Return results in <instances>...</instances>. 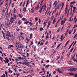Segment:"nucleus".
<instances>
[{
    "label": "nucleus",
    "mask_w": 77,
    "mask_h": 77,
    "mask_svg": "<svg viewBox=\"0 0 77 77\" xmlns=\"http://www.w3.org/2000/svg\"><path fill=\"white\" fill-rule=\"evenodd\" d=\"M77 68H73L72 69H69V71L70 72H73L74 71H77Z\"/></svg>",
    "instance_id": "1"
},
{
    "label": "nucleus",
    "mask_w": 77,
    "mask_h": 77,
    "mask_svg": "<svg viewBox=\"0 0 77 77\" xmlns=\"http://www.w3.org/2000/svg\"><path fill=\"white\" fill-rule=\"evenodd\" d=\"M46 3H44L43 5L42 6L43 11H44L45 9L47 8L46 7Z\"/></svg>",
    "instance_id": "2"
},
{
    "label": "nucleus",
    "mask_w": 77,
    "mask_h": 77,
    "mask_svg": "<svg viewBox=\"0 0 77 77\" xmlns=\"http://www.w3.org/2000/svg\"><path fill=\"white\" fill-rule=\"evenodd\" d=\"M10 22L11 23H14V19L13 17H12L10 18Z\"/></svg>",
    "instance_id": "3"
},
{
    "label": "nucleus",
    "mask_w": 77,
    "mask_h": 77,
    "mask_svg": "<svg viewBox=\"0 0 77 77\" xmlns=\"http://www.w3.org/2000/svg\"><path fill=\"white\" fill-rule=\"evenodd\" d=\"M18 47H19V48H20L22 50V48H23V46L22 44H20V45H18Z\"/></svg>",
    "instance_id": "4"
},
{
    "label": "nucleus",
    "mask_w": 77,
    "mask_h": 77,
    "mask_svg": "<svg viewBox=\"0 0 77 77\" xmlns=\"http://www.w3.org/2000/svg\"><path fill=\"white\" fill-rule=\"evenodd\" d=\"M43 9V7L42 6V7L40 8V10L39 11V12L40 13H41L42 12V9Z\"/></svg>",
    "instance_id": "5"
},
{
    "label": "nucleus",
    "mask_w": 77,
    "mask_h": 77,
    "mask_svg": "<svg viewBox=\"0 0 77 77\" xmlns=\"http://www.w3.org/2000/svg\"><path fill=\"white\" fill-rule=\"evenodd\" d=\"M53 5V6H54L55 5V7H56V6H57V1H55L54 2Z\"/></svg>",
    "instance_id": "6"
},
{
    "label": "nucleus",
    "mask_w": 77,
    "mask_h": 77,
    "mask_svg": "<svg viewBox=\"0 0 77 77\" xmlns=\"http://www.w3.org/2000/svg\"><path fill=\"white\" fill-rule=\"evenodd\" d=\"M22 23V22H21V21L20 20H18V22L17 23V24L19 25H20Z\"/></svg>",
    "instance_id": "7"
},
{
    "label": "nucleus",
    "mask_w": 77,
    "mask_h": 77,
    "mask_svg": "<svg viewBox=\"0 0 77 77\" xmlns=\"http://www.w3.org/2000/svg\"><path fill=\"white\" fill-rule=\"evenodd\" d=\"M57 72H59L60 73V74H61V73H63L61 71H60V69H59V68H58V69H57Z\"/></svg>",
    "instance_id": "8"
},
{
    "label": "nucleus",
    "mask_w": 77,
    "mask_h": 77,
    "mask_svg": "<svg viewBox=\"0 0 77 77\" xmlns=\"http://www.w3.org/2000/svg\"><path fill=\"white\" fill-rule=\"evenodd\" d=\"M60 6V5H59L58 7L57 6V7L55 9V12H56V11L57 10V9H58V8H59V6Z\"/></svg>",
    "instance_id": "9"
},
{
    "label": "nucleus",
    "mask_w": 77,
    "mask_h": 77,
    "mask_svg": "<svg viewBox=\"0 0 77 77\" xmlns=\"http://www.w3.org/2000/svg\"><path fill=\"white\" fill-rule=\"evenodd\" d=\"M5 25H7L8 27H9V22H8L7 23H5Z\"/></svg>",
    "instance_id": "10"
},
{
    "label": "nucleus",
    "mask_w": 77,
    "mask_h": 77,
    "mask_svg": "<svg viewBox=\"0 0 77 77\" xmlns=\"http://www.w3.org/2000/svg\"><path fill=\"white\" fill-rule=\"evenodd\" d=\"M9 37H11V36L9 35H8V36L6 37V38L7 39H8V40H10V38H9Z\"/></svg>",
    "instance_id": "11"
},
{
    "label": "nucleus",
    "mask_w": 77,
    "mask_h": 77,
    "mask_svg": "<svg viewBox=\"0 0 77 77\" xmlns=\"http://www.w3.org/2000/svg\"><path fill=\"white\" fill-rule=\"evenodd\" d=\"M11 40L12 42H15V38H12L11 39Z\"/></svg>",
    "instance_id": "12"
},
{
    "label": "nucleus",
    "mask_w": 77,
    "mask_h": 77,
    "mask_svg": "<svg viewBox=\"0 0 77 77\" xmlns=\"http://www.w3.org/2000/svg\"><path fill=\"white\" fill-rule=\"evenodd\" d=\"M26 9H27V8H26V7H24V8H23V11H24V12H26Z\"/></svg>",
    "instance_id": "13"
},
{
    "label": "nucleus",
    "mask_w": 77,
    "mask_h": 77,
    "mask_svg": "<svg viewBox=\"0 0 77 77\" xmlns=\"http://www.w3.org/2000/svg\"><path fill=\"white\" fill-rule=\"evenodd\" d=\"M8 10L6 11L5 13V15H8Z\"/></svg>",
    "instance_id": "14"
},
{
    "label": "nucleus",
    "mask_w": 77,
    "mask_h": 77,
    "mask_svg": "<svg viewBox=\"0 0 77 77\" xmlns=\"http://www.w3.org/2000/svg\"><path fill=\"white\" fill-rule=\"evenodd\" d=\"M60 29H61V27H59V28H58V29L57 31V33H58V32H59V30H60Z\"/></svg>",
    "instance_id": "15"
},
{
    "label": "nucleus",
    "mask_w": 77,
    "mask_h": 77,
    "mask_svg": "<svg viewBox=\"0 0 77 77\" xmlns=\"http://www.w3.org/2000/svg\"><path fill=\"white\" fill-rule=\"evenodd\" d=\"M68 42H69V41H67L65 45V46H64L65 48V47L67 45L68 43Z\"/></svg>",
    "instance_id": "16"
},
{
    "label": "nucleus",
    "mask_w": 77,
    "mask_h": 77,
    "mask_svg": "<svg viewBox=\"0 0 77 77\" xmlns=\"http://www.w3.org/2000/svg\"><path fill=\"white\" fill-rule=\"evenodd\" d=\"M5 59L6 60V61H7L8 62H9V60H8V58H7V57H6V58H5Z\"/></svg>",
    "instance_id": "17"
},
{
    "label": "nucleus",
    "mask_w": 77,
    "mask_h": 77,
    "mask_svg": "<svg viewBox=\"0 0 77 77\" xmlns=\"http://www.w3.org/2000/svg\"><path fill=\"white\" fill-rule=\"evenodd\" d=\"M55 20H56V19H55V18L53 20V23L52 24H55V23L54 22H55Z\"/></svg>",
    "instance_id": "18"
},
{
    "label": "nucleus",
    "mask_w": 77,
    "mask_h": 77,
    "mask_svg": "<svg viewBox=\"0 0 77 77\" xmlns=\"http://www.w3.org/2000/svg\"><path fill=\"white\" fill-rule=\"evenodd\" d=\"M38 17H36L35 19V21H38Z\"/></svg>",
    "instance_id": "19"
},
{
    "label": "nucleus",
    "mask_w": 77,
    "mask_h": 77,
    "mask_svg": "<svg viewBox=\"0 0 77 77\" xmlns=\"http://www.w3.org/2000/svg\"><path fill=\"white\" fill-rule=\"evenodd\" d=\"M49 66H50V65H49L46 66L45 67L46 69H47V68H48L49 67Z\"/></svg>",
    "instance_id": "20"
},
{
    "label": "nucleus",
    "mask_w": 77,
    "mask_h": 77,
    "mask_svg": "<svg viewBox=\"0 0 77 77\" xmlns=\"http://www.w3.org/2000/svg\"><path fill=\"white\" fill-rule=\"evenodd\" d=\"M66 21V19H64V21H63V23H64V24H65Z\"/></svg>",
    "instance_id": "21"
},
{
    "label": "nucleus",
    "mask_w": 77,
    "mask_h": 77,
    "mask_svg": "<svg viewBox=\"0 0 77 77\" xmlns=\"http://www.w3.org/2000/svg\"><path fill=\"white\" fill-rule=\"evenodd\" d=\"M76 43H77V41H75V43H74L73 45H72V47H73V46H74L76 44Z\"/></svg>",
    "instance_id": "22"
},
{
    "label": "nucleus",
    "mask_w": 77,
    "mask_h": 77,
    "mask_svg": "<svg viewBox=\"0 0 77 77\" xmlns=\"http://www.w3.org/2000/svg\"><path fill=\"white\" fill-rule=\"evenodd\" d=\"M29 23V21H27L26 22H24V24H28Z\"/></svg>",
    "instance_id": "23"
},
{
    "label": "nucleus",
    "mask_w": 77,
    "mask_h": 77,
    "mask_svg": "<svg viewBox=\"0 0 77 77\" xmlns=\"http://www.w3.org/2000/svg\"><path fill=\"white\" fill-rule=\"evenodd\" d=\"M5 73H3V75L1 76V77H5Z\"/></svg>",
    "instance_id": "24"
},
{
    "label": "nucleus",
    "mask_w": 77,
    "mask_h": 77,
    "mask_svg": "<svg viewBox=\"0 0 77 77\" xmlns=\"http://www.w3.org/2000/svg\"><path fill=\"white\" fill-rule=\"evenodd\" d=\"M18 15L19 16V17H20V18H22V16L21 15V14H19Z\"/></svg>",
    "instance_id": "25"
},
{
    "label": "nucleus",
    "mask_w": 77,
    "mask_h": 77,
    "mask_svg": "<svg viewBox=\"0 0 77 77\" xmlns=\"http://www.w3.org/2000/svg\"><path fill=\"white\" fill-rule=\"evenodd\" d=\"M75 9H76V7H73V12H74V11H75Z\"/></svg>",
    "instance_id": "26"
},
{
    "label": "nucleus",
    "mask_w": 77,
    "mask_h": 77,
    "mask_svg": "<svg viewBox=\"0 0 77 77\" xmlns=\"http://www.w3.org/2000/svg\"><path fill=\"white\" fill-rule=\"evenodd\" d=\"M11 11H10L8 15V17H10V16H11Z\"/></svg>",
    "instance_id": "27"
},
{
    "label": "nucleus",
    "mask_w": 77,
    "mask_h": 77,
    "mask_svg": "<svg viewBox=\"0 0 77 77\" xmlns=\"http://www.w3.org/2000/svg\"><path fill=\"white\" fill-rule=\"evenodd\" d=\"M74 49V48H72L71 50H70V53H71L72 51V50H73V49Z\"/></svg>",
    "instance_id": "28"
},
{
    "label": "nucleus",
    "mask_w": 77,
    "mask_h": 77,
    "mask_svg": "<svg viewBox=\"0 0 77 77\" xmlns=\"http://www.w3.org/2000/svg\"><path fill=\"white\" fill-rule=\"evenodd\" d=\"M71 32H72V31L70 30L69 31V35H70L71 33Z\"/></svg>",
    "instance_id": "29"
},
{
    "label": "nucleus",
    "mask_w": 77,
    "mask_h": 77,
    "mask_svg": "<svg viewBox=\"0 0 77 77\" xmlns=\"http://www.w3.org/2000/svg\"><path fill=\"white\" fill-rule=\"evenodd\" d=\"M40 31H42L43 30V28L42 27L40 28Z\"/></svg>",
    "instance_id": "30"
},
{
    "label": "nucleus",
    "mask_w": 77,
    "mask_h": 77,
    "mask_svg": "<svg viewBox=\"0 0 77 77\" xmlns=\"http://www.w3.org/2000/svg\"><path fill=\"white\" fill-rule=\"evenodd\" d=\"M33 45V41H32L30 43V45Z\"/></svg>",
    "instance_id": "31"
},
{
    "label": "nucleus",
    "mask_w": 77,
    "mask_h": 77,
    "mask_svg": "<svg viewBox=\"0 0 77 77\" xmlns=\"http://www.w3.org/2000/svg\"><path fill=\"white\" fill-rule=\"evenodd\" d=\"M26 56H27V57H29V56L30 54H29V53H27L26 54Z\"/></svg>",
    "instance_id": "32"
},
{
    "label": "nucleus",
    "mask_w": 77,
    "mask_h": 77,
    "mask_svg": "<svg viewBox=\"0 0 77 77\" xmlns=\"http://www.w3.org/2000/svg\"><path fill=\"white\" fill-rule=\"evenodd\" d=\"M22 21H25V20H26V18H23L22 19Z\"/></svg>",
    "instance_id": "33"
},
{
    "label": "nucleus",
    "mask_w": 77,
    "mask_h": 77,
    "mask_svg": "<svg viewBox=\"0 0 77 77\" xmlns=\"http://www.w3.org/2000/svg\"><path fill=\"white\" fill-rule=\"evenodd\" d=\"M13 15L14 17V18H16V15H15V14H13Z\"/></svg>",
    "instance_id": "34"
},
{
    "label": "nucleus",
    "mask_w": 77,
    "mask_h": 77,
    "mask_svg": "<svg viewBox=\"0 0 77 77\" xmlns=\"http://www.w3.org/2000/svg\"><path fill=\"white\" fill-rule=\"evenodd\" d=\"M65 38V37H63V39L62 38H61V39L60 40V41H63L64 39V38Z\"/></svg>",
    "instance_id": "35"
},
{
    "label": "nucleus",
    "mask_w": 77,
    "mask_h": 77,
    "mask_svg": "<svg viewBox=\"0 0 77 77\" xmlns=\"http://www.w3.org/2000/svg\"><path fill=\"white\" fill-rule=\"evenodd\" d=\"M75 3V2H72L70 3V4H74V3Z\"/></svg>",
    "instance_id": "36"
},
{
    "label": "nucleus",
    "mask_w": 77,
    "mask_h": 77,
    "mask_svg": "<svg viewBox=\"0 0 77 77\" xmlns=\"http://www.w3.org/2000/svg\"><path fill=\"white\" fill-rule=\"evenodd\" d=\"M29 24H30V25H31V26H33V23H32L30 22H29Z\"/></svg>",
    "instance_id": "37"
},
{
    "label": "nucleus",
    "mask_w": 77,
    "mask_h": 77,
    "mask_svg": "<svg viewBox=\"0 0 77 77\" xmlns=\"http://www.w3.org/2000/svg\"><path fill=\"white\" fill-rule=\"evenodd\" d=\"M69 74L70 75H74V74L72 73H69Z\"/></svg>",
    "instance_id": "38"
},
{
    "label": "nucleus",
    "mask_w": 77,
    "mask_h": 77,
    "mask_svg": "<svg viewBox=\"0 0 77 77\" xmlns=\"http://www.w3.org/2000/svg\"><path fill=\"white\" fill-rule=\"evenodd\" d=\"M3 37L5 39H6V37H5V34L3 35Z\"/></svg>",
    "instance_id": "39"
},
{
    "label": "nucleus",
    "mask_w": 77,
    "mask_h": 77,
    "mask_svg": "<svg viewBox=\"0 0 77 77\" xmlns=\"http://www.w3.org/2000/svg\"><path fill=\"white\" fill-rule=\"evenodd\" d=\"M56 71H54L53 72V74L54 75V74H56Z\"/></svg>",
    "instance_id": "40"
},
{
    "label": "nucleus",
    "mask_w": 77,
    "mask_h": 77,
    "mask_svg": "<svg viewBox=\"0 0 77 77\" xmlns=\"http://www.w3.org/2000/svg\"><path fill=\"white\" fill-rule=\"evenodd\" d=\"M25 63L26 65H29V64H28L27 63L25 62Z\"/></svg>",
    "instance_id": "41"
},
{
    "label": "nucleus",
    "mask_w": 77,
    "mask_h": 77,
    "mask_svg": "<svg viewBox=\"0 0 77 77\" xmlns=\"http://www.w3.org/2000/svg\"><path fill=\"white\" fill-rule=\"evenodd\" d=\"M48 35H47L46 37V40L48 39Z\"/></svg>",
    "instance_id": "42"
},
{
    "label": "nucleus",
    "mask_w": 77,
    "mask_h": 77,
    "mask_svg": "<svg viewBox=\"0 0 77 77\" xmlns=\"http://www.w3.org/2000/svg\"><path fill=\"white\" fill-rule=\"evenodd\" d=\"M35 12V10H32L31 11V14H33Z\"/></svg>",
    "instance_id": "43"
},
{
    "label": "nucleus",
    "mask_w": 77,
    "mask_h": 77,
    "mask_svg": "<svg viewBox=\"0 0 77 77\" xmlns=\"http://www.w3.org/2000/svg\"><path fill=\"white\" fill-rule=\"evenodd\" d=\"M60 61L59 60L58 61V65H59V64H60Z\"/></svg>",
    "instance_id": "44"
},
{
    "label": "nucleus",
    "mask_w": 77,
    "mask_h": 77,
    "mask_svg": "<svg viewBox=\"0 0 77 77\" xmlns=\"http://www.w3.org/2000/svg\"><path fill=\"white\" fill-rule=\"evenodd\" d=\"M17 24V20H16L15 22V25H16Z\"/></svg>",
    "instance_id": "45"
},
{
    "label": "nucleus",
    "mask_w": 77,
    "mask_h": 77,
    "mask_svg": "<svg viewBox=\"0 0 77 77\" xmlns=\"http://www.w3.org/2000/svg\"><path fill=\"white\" fill-rule=\"evenodd\" d=\"M19 62V63H20V64H24V63H22V62Z\"/></svg>",
    "instance_id": "46"
},
{
    "label": "nucleus",
    "mask_w": 77,
    "mask_h": 77,
    "mask_svg": "<svg viewBox=\"0 0 77 77\" xmlns=\"http://www.w3.org/2000/svg\"><path fill=\"white\" fill-rule=\"evenodd\" d=\"M5 11L3 10L2 13H3V14H5Z\"/></svg>",
    "instance_id": "47"
},
{
    "label": "nucleus",
    "mask_w": 77,
    "mask_h": 77,
    "mask_svg": "<svg viewBox=\"0 0 77 77\" xmlns=\"http://www.w3.org/2000/svg\"><path fill=\"white\" fill-rule=\"evenodd\" d=\"M18 58L19 59H20V60H21L22 59V58H21V57H18Z\"/></svg>",
    "instance_id": "48"
},
{
    "label": "nucleus",
    "mask_w": 77,
    "mask_h": 77,
    "mask_svg": "<svg viewBox=\"0 0 77 77\" xmlns=\"http://www.w3.org/2000/svg\"><path fill=\"white\" fill-rule=\"evenodd\" d=\"M60 45H61V44H60L58 45L57 46V48H59V47L60 46Z\"/></svg>",
    "instance_id": "49"
},
{
    "label": "nucleus",
    "mask_w": 77,
    "mask_h": 77,
    "mask_svg": "<svg viewBox=\"0 0 77 77\" xmlns=\"http://www.w3.org/2000/svg\"><path fill=\"white\" fill-rule=\"evenodd\" d=\"M63 20H62L61 22V25H62L63 24Z\"/></svg>",
    "instance_id": "50"
},
{
    "label": "nucleus",
    "mask_w": 77,
    "mask_h": 77,
    "mask_svg": "<svg viewBox=\"0 0 77 77\" xmlns=\"http://www.w3.org/2000/svg\"><path fill=\"white\" fill-rule=\"evenodd\" d=\"M20 34H21V35H24V33H23V32H20Z\"/></svg>",
    "instance_id": "51"
},
{
    "label": "nucleus",
    "mask_w": 77,
    "mask_h": 77,
    "mask_svg": "<svg viewBox=\"0 0 77 77\" xmlns=\"http://www.w3.org/2000/svg\"><path fill=\"white\" fill-rule=\"evenodd\" d=\"M40 43H41V41H40L38 42V44L37 45H39V44H40Z\"/></svg>",
    "instance_id": "52"
},
{
    "label": "nucleus",
    "mask_w": 77,
    "mask_h": 77,
    "mask_svg": "<svg viewBox=\"0 0 77 77\" xmlns=\"http://www.w3.org/2000/svg\"><path fill=\"white\" fill-rule=\"evenodd\" d=\"M37 8H39V4H38L37 6Z\"/></svg>",
    "instance_id": "53"
},
{
    "label": "nucleus",
    "mask_w": 77,
    "mask_h": 77,
    "mask_svg": "<svg viewBox=\"0 0 77 77\" xmlns=\"http://www.w3.org/2000/svg\"><path fill=\"white\" fill-rule=\"evenodd\" d=\"M63 35H62L60 37V39H62V38H63Z\"/></svg>",
    "instance_id": "54"
},
{
    "label": "nucleus",
    "mask_w": 77,
    "mask_h": 77,
    "mask_svg": "<svg viewBox=\"0 0 77 77\" xmlns=\"http://www.w3.org/2000/svg\"><path fill=\"white\" fill-rule=\"evenodd\" d=\"M74 57L73 56H71V59H74Z\"/></svg>",
    "instance_id": "55"
},
{
    "label": "nucleus",
    "mask_w": 77,
    "mask_h": 77,
    "mask_svg": "<svg viewBox=\"0 0 77 77\" xmlns=\"http://www.w3.org/2000/svg\"><path fill=\"white\" fill-rule=\"evenodd\" d=\"M43 44H44V43H42V42L41 43L40 45H43Z\"/></svg>",
    "instance_id": "56"
},
{
    "label": "nucleus",
    "mask_w": 77,
    "mask_h": 77,
    "mask_svg": "<svg viewBox=\"0 0 77 77\" xmlns=\"http://www.w3.org/2000/svg\"><path fill=\"white\" fill-rule=\"evenodd\" d=\"M41 20H40V19H39L38 20V23L39 24H40V23H41Z\"/></svg>",
    "instance_id": "57"
},
{
    "label": "nucleus",
    "mask_w": 77,
    "mask_h": 77,
    "mask_svg": "<svg viewBox=\"0 0 77 77\" xmlns=\"http://www.w3.org/2000/svg\"><path fill=\"white\" fill-rule=\"evenodd\" d=\"M72 46V45H70L68 49H70V48H71V47Z\"/></svg>",
    "instance_id": "58"
},
{
    "label": "nucleus",
    "mask_w": 77,
    "mask_h": 77,
    "mask_svg": "<svg viewBox=\"0 0 77 77\" xmlns=\"http://www.w3.org/2000/svg\"><path fill=\"white\" fill-rule=\"evenodd\" d=\"M2 34H3V35H5V33H4V32H3V31H2Z\"/></svg>",
    "instance_id": "59"
},
{
    "label": "nucleus",
    "mask_w": 77,
    "mask_h": 77,
    "mask_svg": "<svg viewBox=\"0 0 77 77\" xmlns=\"http://www.w3.org/2000/svg\"><path fill=\"white\" fill-rule=\"evenodd\" d=\"M54 59H53V60L51 61V63H52L54 62Z\"/></svg>",
    "instance_id": "60"
},
{
    "label": "nucleus",
    "mask_w": 77,
    "mask_h": 77,
    "mask_svg": "<svg viewBox=\"0 0 77 77\" xmlns=\"http://www.w3.org/2000/svg\"><path fill=\"white\" fill-rule=\"evenodd\" d=\"M38 8V7H35V10H38V8Z\"/></svg>",
    "instance_id": "61"
},
{
    "label": "nucleus",
    "mask_w": 77,
    "mask_h": 77,
    "mask_svg": "<svg viewBox=\"0 0 77 77\" xmlns=\"http://www.w3.org/2000/svg\"><path fill=\"white\" fill-rule=\"evenodd\" d=\"M48 41H47V42L45 43V45H47V44H48Z\"/></svg>",
    "instance_id": "62"
},
{
    "label": "nucleus",
    "mask_w": 77,
    "mask_h": 77,
    "mask_svg": "<svg viewBox=\"0 0 77 77\" xmlns=\"http://www.w3.org/2000/svg\"><path fill=\"white\" fill-rule=\"evenodd\" d=\"M19 40L20 41H21V37H19Z\"/></svg>",
    "instance_id": "63"
},
{
    "label": "nucleus",
    "mask_w": 77,
    "mask_h": 77,
    "mask_svg": "<svg viewBox=\"0 0 77 77\" xmlns=\"http://www.w3.org/2000/svg\"><path fill=\"white\" fill-rule=\"evenodd\" d=\"M8 70H9L8 72H11V70H10V69L9 68L8 69Z\"/></svg>",
    "instance_id": "64"
}]
</instances>
